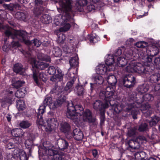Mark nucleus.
<instances>
[{
	"instance_id": "8fccbe9b",
	"label": "nucleus",
	"mask_w": 160,
	"mask_h": 160,
	"mask_svg": "<svg viewBox=\"0 0 160 160\" xmlns=\"http://www.w3.org/2000/svg\"><path fill=\"white\" fill-rule=\"evenodd\" d=\"M15 17L20 20H24L26 18V16L24 12H18L15 14Z\"/></svg>"
},
{
	"instance_id": "3c124183",
	"label": "nucleus",
	"mask_w": 160,
	"mask_h": 160,
	"mask_svg": "<svg viewBox=\"0 0 160 160\" xmlns=\"http://www.w3.org/2000/svg\"><path fill=\"white\" fill-rule=\"evenodd\" d=\"M100 126L101 128H102V127L104 124V122L105 121L106 119L105 117V112L103 111L101 112L100 113Z\"/></svg>"
},
{
	"instance_id": "bf43d9fd",
	"label": "nucleus",
	"mask_w": 160,
	"mask_h": 160,
	"mask_svg": "<svg viewBox=\"0 0 160 160\" xmlns=\"http://www.w3.org/2000/svg\"><path fill=\"white\" fill-rule=\"evenodd\" d=\"M30 43L28 45H32L33 44L34 46L39 47L41 44V42L37 39H34L30 41Z\"/></svg>"
},
{
	"instance_id": "69168bd1",
	"label": "nucleus",
	"mask_w": 160,
	"mask_h": 160,
	"mask_svg": "<svg viewBox=\"0 0 160 160\" xmlns=\"http://www.w3.org/2000/svg\"><path fill=\"white\" fill-rule=\"evenodd\" d=\"M154 63L156 68L160 69V56L156 57L154 58Z\"/></svg>"
},
{
	"instance_id": "e433bc0d",
	"label": "nucleus",
	"mask_w": 160,
	"mask_h": 160,
	"mask_svg": "<svg viewBox=\"0 0 160 160\" xmlns=\"http://www.w3.org/2000/svg\"><path fill=\"white\" fill-rule=\"evenodd\" d=\"M107 81L109 85L116 86L117 81L116 77L113 75L109 76L107 78Z\"/></svg>"
},
{
	"instance_id": "aec40b11",
	"label": "nucleus",
	"mask_w": 160,
	"mask_h": 160,
	"mask_svg": "<svg viewBox=\"0 0 160 160\" xmlns=\"http://www.w3.org/2000/svg\"><path fill=\"white\" fill-rule=\"evenodd\" d=\"M74 91L78 96L83 97L86 92L85 85H82L78 83L75 88Z\"/></svg>"
},
{
	"instance_id": "6e6d98bb",
	"label": "nucleus",
	"mask_w": 160,
	"mask_h": 160,
	"mask_svg": "<svg viewBox=\"0 0 160 160\" xmlns=\"http://www.w3.org/2000/svg\"><path fill=\"white\" fill-rule=\"evenodd\" d=\"M148 43L145 41H140L136 43L135 45L138 48H144L148 46Z\"/></svg>"
},
{
	"instance_id": "9b49d317",
	"label": "nucleus",
	"mask_w": 160,
	"mask_h": 160,
	"mask_svg": "<svg viewBox=\"0 0 160 160\" xmlns=\"http://www.w3.org/2000/svg\"><path fill=\"white\" fill-rule=\"evenodd\" d=\"M32 78L37 86L41 85L40 81L44 82L47 80V75L43 72H39V70L37 69L33 70L32 72Z\"/></svg>"
},
{
	"instance_id": "2f4dec72",
	"label": "nucleus",
	"mask_w": 160,
	"mask_h": 160,
	"mask_svg": "<svg viewBox=\"0 0 160 160\" xmlns=\"http://www.w3.org/2000/svg\"><path fill=\"white\" fill-rule=\"evenodd\" d=\"M88 2L87 0H79L77 1L75 4V7L77 11H79L81 7L87 5Z\"/></svg>"
},
{
	"instance_id": "72a5a7b5",
	"label": "nucleus",
	"mask_w": 160,
	"mask_h": 160,
	"mask_svg": "<svg viewBox=\"0 0 160 160\" xmlns=\"http://www.w3.org/2000/svg\"><path fill=\"white\" fill-rule=\"evenodd\" d=\"M148 78H149V82L152 83H155L160 80V74L156 73L152 74L150 76H149Z\"/></svg>"
},
{
	"instance_id": "7ed1b4c3",
	"label": "nucleus",
	"mask_w": 160,
	"mask_h": 160,
	"mask_svg": "<svg viewBox=\"0 0 160 160\" xmlns=\"http://www.w3.org/2000/svg\"><path fill=\"white\" fill-rule=\"evenodd\" d=\"M147 64L144 65L137 62H131L126 68V71L129 72H136L141 74L142 77L147 78L154 71V67H150Z\"/></svg>"
},
{
	"instance_id": "49530a36",
	"label": "nucleus",
	"mask_w": 160,
	"mask_h": 160,
	"mask_svg": "<svg viewBox=\"0 0 160 160\" xmlns=\"http://www.w3.org/2000/svg\"><path fill=\"white\" fill-rule=\"evenodd\" d=\"M94 84L98 85H101L104 82L103 78L99 75H97L94 78Z\"/></svg>"
},
{
	"instance_id": "f257e3e1",
	"label": "nucleus",
	"mask_w": 160,
	"mask_h": 160,
	"mask_svg": "<svg viewBox=\"0 0 160 160\" xmlns=\"http://www.w3.org/2000/svg\"><path fill=\"white\" fill-rule=\"evenodd\" d=\"M67 92L64 93V92H61L60 95L52 102L51 96L47 95L45 97L43 102V104L40 106L36 115L37 118L36 124L39 128L43 126L46 131L49 133L58 127L59 122L57 118H49L47 120L46 123H45L42 116L45 112L46 107L47 106L50 107L51 105L53 109L60 107L66 102L67 98Z\"/></svg>"
},
{
	"instance_id": "423d86ee",
	"label": "nucleus",
	"mask_w": 160,
	"mask_h": 160,
	"mask_svg": "<svg viewBox=\"0 0 160 160\" xmlns=\"http://www.w3.org/2000/svg\"><path fill=\"white\" fill-rule=\"evenodd\" d=\"M114 94L112 92L100 91L99 96L102 99H104L105 102L108 103L112 106V110L114 114L119 113L122 110V108L119 105L115 103V101L113 97Z\"/></svg>"
},
{
	"instance_id": "5701e85b",
	"label": "nucleus",
	"mask_w": 160,
	"mask_h": 160,
	"mask_svg": "<svg viewBox=\"0 0 160 160\" xmlns=\"http://www.w3.org/2000/svg\"><path fill=\"white\" fill-rule=\"evenodd\" d=\"M78 55L70 59L69 62L70 66V68L76 69V73L78 72V68L79 67V62L78 61Z\"/></svg>"
},
{
	"instance_id": "f704fd0d",
	"label": "nucleus",
	"mask_w": 160,
	"mask_h": 160,
	"mask_svg": "<svg viewBox=\"0 0 160 160\" xmlns=\"http://www.w3.org/2000/svg\"><path fill=\"white\" fill-rule=\"evenodd\" d=\"M127 60L124 57H120L117 58L116 65L119 67H123L125 66L128 62Z\"/></svg>"
},
{
	"instance_id": "ea45409f",
	"label": "nucleus",
	"mask_w": 160,
	"mask_h": 160,
	"mask_svg": "<svg viewBox=\"0 0 160 160\" xmlns=\"http://www.w3.org/2000/svg\"><path fill=\"white\" fill-rule=\"evenodd\" d=\"M13 40L10 44L8 45V48L11 50L16 49L20 46V44L18 40L15 41V40Z\"/></svg>"
},
{
	"instance_id": "2eb2a0df",
	"label": "nucleus",
	"mask_w": 160,
	"mask_h": 160,
	"mask_svg": "<svg viewBox=\"0 0 160 160\" xmlns=\"http://www.w3.org/2000/svg\"><path fill=\"white\" fill-rule=\"evenodd\" d=\"M93 108L96 111H99L100 113L101 112L104 111L105 112V109L108 108L109 105L108 103L105 102H102L101 101L98 100L95 101L93 105Z\"/></svg>"
},
{
	"instance_id": "bb28decb",
	"label": "nucleus",
	"mask_w": 160,
	"mask_h": 160,
	"mask_svg": "<svg viewBox=\"0 0 160 160\" xmlns=\"http://www.w3.org/2000/svg\"><path fill=\"white\" fill-rule=\"evenodd\" d=\"M135 158L137 160H146L148 158V155L143 151L136 152L134 154Z\"/></svg>"
},
{
	"instance_id": "864d4df0",
	"label": "nucleus",
	"mask_w": 160,
	"mask_h": 160,
	"mask_svg": "<svg viewBox=\"0 0 160 160\" xmlns=\"http://www.w3.org/2000/svg\"><path fill=\"white\" fill-rule=\"evenodd\" d=\"M137 133V129L135 128H131L128 130V135L129 137H134Z\"/></svg>"
},
{
	"instance_id": "680f3d73",
	"label": "nucleus",
	"mask_w": 160,
	"mask_h": 160,
	"mask_svg": "<svg viewBox=\"0 0 160 160\" xmlns=\"http://www.w3.org/2000/svg\"><path fill=\"white\" fill-rule=\"evenodd\" d=\"M24 102L21 100H18L17 103V106L18 110L20 111H22L25 108V105Z\"/></svg>"
},
{
	"instance_id": "393cba45",
	"label": "nucleus",
	"mask_w": 160,
	"mask_h": 160,
	"mask_svg": "<svg viewBox=\"0 0 160 160\" xmlns=\"http://www.w3.org/2000/svg\"><path fill=\"white\" fill-rule=\"evenodd\" d=\"M57 144L59 149L63 151L67 149L69 145L68 142L63 139H58L57 140Z\"/></svg>"
},
{
	"instance_id": "c03bdc74",
	"label": "nucleus",
	"mask_w": 160,
	"mask_h": 160,
	"mask_svg": "<svg viewBox=\"0 0 160 160\" xmlns=\"http://www.w3.org/2000/svg\"><path fill=\"white\" fill-rule=\"evenodd\" d=\"M159 120L160 118L159 117L154 115L151 117V119L149 122V124L151 127L155 126Z\"/></svg>"
},
{
	"instance_id": "a211bd4d",
	"label": "nucleus",
	"mask_w": 160,
	"mask_h": 160,
	"mask_svg": "<svg viewBox=\"0 0 160 160\" xmlns=\"http://www.w3.org/2000/svg\"><path fill=\"white\" fill-rule=\"evenodd\" d=\"M49 64L44 62L38 61L34 62V64L32 65V70L34 69H37L39 70H42L47 68L49 66Z\"/></svg>"
},
{
	"instance_id": "a19ab883",
	"label": "nucleus",
	"mask_w": 160,
	"mask_h": 160,
	"mask_svg": "<svg viewBox=\"0 0 160 160\" xmlns=\"http://www.w3.org/2000/svg\"><path fill=\"white\" fill-rule=\"evenodd\" d=\"M133 57V51L130 48L126 50L124 58L127 60H132Z\"/></svg>"
},
{
	"instance_id": "9d476101",
	"label": "nucleus",
	"mask_w": 160,
	"mask_h": 160,
	"mask_svg": "<svg viewBox=\"0 0 160 160\" xmlns=\"http://www.w3.org/2000/svg\"><path fill=\"white\" fill-rule=\"evenodd\" d=\"M121 82L124 87L130 88L133 87L136 83V78L131 74L123 75L121 78Z\"/></svg>"
},
{
	"instance_id": "c85d7f7f",
	"label": "nucleus",
	"mask_w": 160,
	"mask_h": 160,
	"mask_svg": "<svg viewBox=\"0 0 160 160\" xmlns=\"http://www.w3.org/2000/svg\"><path fill=\"white\" fill-rule=\"evenodd\" d=\"M151 93L155 96H160V82L154 84L152 87Z\"/></svg>"
},
{
	"instance_id": "338daca9",
	"label": "nucleus",
	"mask_w": 160,
	"mask_h": 160,
	"mask_svg": "<svg viewBox=\"0 0 160 160\" xmlns=\"http://www.w3.org/2000/svg\"><path fill=\"white\" fill-rule=\"evenodd\" d=\"M71 27V25L68 23H65L63 27L60 28V30L62 31H67L69 30Z\"/></svg>"
},
{
	"instance_id": "37998d69",
	"label": "nucleus",
	"mask_w": 160,
	"mask_h": 160,
	"mask_svg": "<svg viewBox=\"0 0 160 160\" xmlns=\"http://www.w3.org/2000/svg\"><path fill=\"white\" fill-rule=\"evenodd\" d=\"M138 130L140 132H143L148 129V124L144 122H142L139 126Z\"/></svg>"
},
{
	"instance_id": "774afa93",
	"label": "nucleus",
	"mask_w": 160,
	"mask_h": 160,
	"mask_svg": "<svg viewBox=\"0 0 160 160\" xmlns=\"http://www.w3.org/2000/svg\"><path fill=\"white\" fill-rule=\"evenodd\" d=\"M35 4L34 7H43V1L42 0H33Z\"/></svg>"
},
{
	"instance_id": "f3484780",
	"label": "nucleus",
	"mask_w": 160,
	"mask_h": 160,
	"mask_svg": "<svg viewBox=\"0 0 160 160\" xmlns=\"http://www.w3.org/2000/svg\"><path fill=\"white\" fill-rule=\"evenodd\" d=\"M59 129L61 132L65 134L67 138L68 135L70 134L72 130L70 124L66 122L61 123Z\"/></svg>"
},
{
	"instance_id": "20e7f679",
	"label": "nucleus",
	"mask_w": 160,
	"mask_h": 160,
	"mask_svg": "<svg viewBox=\"0 0 160 160\" xmlns=\"http://www.w3.org/2000/svg\"><path fill=\"white\" fill-rule=\"evenodd\" d=\"M67 107V117L71 119L76 121L78 116H82L83 113L84 108L80 104H74L72 101L68 102Z\"/></svg>"
},
{
	"instance_id": "79ce46f5",
	"label": "nucleus",
	"mask_w": 160,
	"mask_h": 160,
	"mask_svg": "<svg viewBox=\"0 0 160 160\" xmlns=\"http://www.w3.org/2000/svg\"><path fill=\"white\" fill-rule=\"evenodd\" d=\"M3 142L5 144V147L8 149H10L13 148H15L14 144L11 142V140L10 139H5L2 140Z\"/></svg>"
},
{
	"instance_id": "ddd939ff",
	"label": "nucleus",
	"mask_w": 160,
	"mask_h": 160,
	"mask_svg": "<svg viewBox=\"0 0 160 160\" xmlns=\"http://www.w3.org/2000/svg\"><path fill=\"white\" fill-rule=\"evenodd\" d=\"M3 93L4 95L1 99V102L3 104L8 103L12 104L15 99L14 94L13 91L10 90H4Z\"/></svg>"
},
{
	"instance_id": "c756f323",
	"label": "nucleus",
	"mask_w": 160,
	"mask_h": 160,
	"mask_svg": "<svg viewBox=\"0 0 160 160\" xmlns=\"http://www.w3.org/2000/svg\"><path fill=\"white\" fill-rule=\"evenodd\" d=\"M27 93L26 88L23 87L17 90L15 93V96L18 98H23Z\"/></svg>"
},
{
	"instance_id": "dca6fc26",
	"label": "nucleus",
	"mask_w": 160,
	"mask_h": 160,
	"mask_svg": "<svg viewBox=\"0 0 160 160\" xmlns=\"http://www.w3.org/2000/svg\"><path fill=\"white\" fill-rule=\"evenodd\" d=\"M126 144L127 149L132 152H136V151L140 147L139 144L137 142L135 138L128 141Z\"/></svg>"
},
{
	"instance_id": "052dcab7",
	"label": "nucleus",
	"mask_w": 160,
	"mask_h": 160,
	"mask_svg": "<svg viewBox=\"0 0 160 160\" xmlns=\"http://www.w3.org/2000/svg\"><path fill=\"white\" fill-rule=\"evenodd\" d=\"M56 71L55 68L53 66L49 67L48 69V72L50 75L52 76H54L55 75Z\"/></svg>"
},
{
	"instance_id": "09e8293b",
	"label": "nucleus",
	"mask_w": 160,
	"mask_h": 160,
	"mask_svg": "<svg viewBox=\"0 0 160 160\" xmlns=\"http://www.w3.org/2000/svg\"><path fill=\"white\" fill-rule=\"evenodd\" d=\"M25 83V82L23 81L15 80V81H14L12 85L15 88L18 89L24 85Z\"/></svg>"
},
{
	"instance_id": "e2e57ef3",
	"label": "nucleus",
	"mask_w": 160,
	"mask_h": 160,
	"mask_svg": "<svg viewBox=\"0 0 160 160\" xmlns=\"http://www.w3.org/2000/svg\"><path fill=\"white\" fill-rule=\"evenodd\" d=\"M20 160H28L26 153L24 151H22L19 154Z\"/></svg>"
},
{
	"instance_id": "f03ea898",
	"label": "nucleus",
	"mask_w": 160,
	"mask_h": 160,
	"mask_svg": "<svg viewBox=\"0 0 160 160\" xmlns=\"http://www.w3.org/2000/svg\"><path fill=\"white\" fill-rule=\"evenodd\" d=\"M154 99L152 95L150 94L140 95L136 94L135 98L133 96L128 97L125 98L122 104L126 107L125 108L126 112L131 111L133 118H137V115L138 113L139 108H140L144 101L150 102Z\"/></svg>"
},
{
	"instance_id": "603ef678",
	"label": "nucleus",
	"mask_w": 160,
	"mask_h": 160,
	"mask_svg": "<svg viewBox=\"0 0 160 160\" xmlns=\"http://www.w3.org/2000/svg\"><path fill=\"white\" fill-rule=\"evenodd\" d=\"M31 124L28 121H22L19 124L20 126L22 128L26 129L29 128Z\"/></svg>"
},
{
	"instance_id": "0eeeda50",
	"label": "nucleus",
	"mask_w": 160,
	"mask_h": 160,
	"mask_svg": "<svg viewBox=\"0 0 160 160\" xmlns=\"http://www.w3.org/2000/svg\"><path fill=\"white\" fill-rule=\"evenodd\" d=\"M52 2L56 3L59 2L60 6L65 11L66 13L63 17V19L64 22H67L71 21L72 18L70 14L68 13L69 12H72V8L73 5V1L72 0H50Z\"/></svg>"
},
{
	"instance_id": "b1692460",
	"label": "nucleus",
	"mask_w": 160,
	"mask_h": 160,
	"mask_svg": "<svg viewBox=\"0 0 160 160\" xmlns=\"http://www.w3.org/2000/svg\"><path fill=\"white\" fill-rule=\"evenodd\" d=\"M57 73L54 76H52L50 80L53 82H60L62 80L63 74L62 73L61 70L58 67L57 68Z\"/></svg>"
},
{
	"instance_id": "6e6552de",
	"label": "nucleus",
	"mask_w": 160,
	"mask_h": 160,
	"mask_svg": "<svg viewBox=\"0 0 160 160\" xmlns=\"http://www.w3.org/2000/svg\"><path fill=\"white\" fill-rule=\"evenodd\" d=\"M44 147L46 149L48 155L49 156L54 157L55 160H62L65 157V153L64 152H59L57 148L54 147L49 141H46L43 144Z\"/></svg>"
},
{
	"instance_id": "cd10ccee",
	"label": "nucleus",
	"mask_w": 160,
	"mask_h": 160,
	"mask_svg": "<svg viewBox=\"0 0 160 160\" xmlns=\"http://www.w3.org/2000/svg\"><path fill=\"white\" fill-rule=\"evenodd\" d=\"M13 71L21 75H23L24 73L23 66L20 63H18L15 64L13 68Z\"/></svg>"
},
{
	"instance_id": "a878e982",
	"label": "nucleus",
	"mask_w": 160,
	"mask_h": 160,
	"mask_svg": "<svg viewBox=\"0 0 160 160\" xmlns=\"http://www.w3.org/2000/svg\"><path fill=\"white\" fill-rule=\"evenodd\" d=\"M115 62L114 57L113 55H109L106 58L105 63L107 66L109 68H112L113 70H114V67L113 65Z\"/></svg>"
},
{
	"instance_id": "4468645a",
	"label": "nucleus",
	"mask_w": 160,
	"mask_h": 160,
	"mask_svg": "<svg viewBox=\"0 0 160 160\" xmlns=\"http://www.w3.org/2000/svg\"><path fill=\"white\" fill-rule=\"evenodd\" d=\"M68 139H71L73 138L77 141L81 140L83 137V134L82 132L79 128H76L72 131L70 134L68 135Z\"/></svg>"
},
{
	"instance_id": "4c0bfd02",
	"label": "nucleus",
	"mask_w": 160,
	"mask_h": 160,
	"mask_svg": "<svg viewBox=\"0 0 160 160\" xmlns=\"http://www.w3.org/2000/svg\"><path fill=\"white\" fill-rule=\"evenodd\" d=\"M75 81V79L74 78L70 80V81L67 83L64 89H63V92H64V93L67 92V95L68 94V90L72 87Z\"/></svg>"
},
{
	"instance_id": "f8f14e48",
	"label": "nucleus",
	"mask_w": 160,
	"mask_h": 160,
	"mask_svg": "<svg viewBox=\"0 0 160 160\" xmlns=\"http://www.w3.org/2000/svg\"><path fill=\"white\" fill-rule=\"evenodd\" d=\"M11 133L13 137V140L15 143L18 144H21L22 142L23 139L22 136L23 132L21 128H15L11 131Z\"/></svg>"
},
{
	"instance_id": "473e14b6",
	"label": "nucleus",
	"mask_w": 160,
	"mask_h": 160,
	"mask_svg": "<svg viewBox=\"0 0 160 160\" xmlns=\"http://www.w3.org/2000/svg\"><path fill=\"white\" fill-rule=\"evenodd\" d=\"M29 136L30 137L25 140L24 143L26 148L28 149L30 152L32 146L33 144V139L31 134L29 135Z\"/></svg>"
},
{
	"instance_id": "0e129e2a",
	"label": "nucleus",
	"mask_w": 160,
	"mask_h": 160,
	"mask_svg": "<svg viewBox=\"0 0 160 160\" xmlns=\"http://www.w3.org/2000/svg\"><path fill=\"white\" fill-rule=\"evenodd\" d=\"M62 48L63 51L65 54H70L73 52V50L70 49L66 45H65Z\"/></svg>"
},
{
	"instance_id": "6ab92c4d",
	"label": "nucleus",
	"mask_w": 160,
	"mask_h": 160,
	"mask_svg": "<svg viewBox=\"0 0 160 160\" xmlns=\"http://www.w3.org/2000/svg\"><path fill=\"white\" fill-rule=\"evenodd\" d=\"M149 86L148 84L146 83L142 84L138 86L137 88L138 93H135L133 95H132L129 97H133L135 98L136 94L143 95L144 93L147 92L149 89Z\"/></svg>"
},
{
	"instance_id": "13d9d810",
	"label": "nucleus",
	"mask_w": 160,
	"mask_h": 160,
	"mask_svg": "<svg viewBox=\"0 0 160 160\" xmlns=\"http://www.w3.org/2000/svg\"><path fill=\"white\" fill-rule=\"evenodd\" d=\"M53 53L56 57H59L62 54L61 49L58 47L55 48L53 50Z\"/></svg>"
},
{
	"instance_id": "a18cd8bd",
	"label": "nucleus",
	"mask_w": 160,
	"mask_h": 160,
	"mask_svg": "<svg viewBox=\"0 0 160 160\" xmlns=\"http://www.w3.org/2000/svg\"><path fill=\"white\" fill-rule=\"evenodd\" d=\"M62 91L63 89H61L60 87L56 86L51 90L50 93L51 94H55L58 96L60 95L61 92Z\"/></svg>"
},
{
	"instance_id": "58836bf2",
	"label": "nucleus",
	"mask_w": 160,
	"mask_h": 160,
	"mask_svg": "<svg viewBox=\"0 0 160 160\" xmlns=\"http://www.w3.org/2000/svg\"><path fill=\"white\" fill-rule=\"evenodd\" d=\"M51 20V17L48 14H44L40 18V20L43 23L48 24L50 22Z\"/></svg>"
},
{
	"instance_id": "4d7b16f0",
	"label": "nucleus",
	"mask_w": 160,
	"mask_h": 160,
	"mask_svg": "<svg viewBox=\"0 0 160 160\" xmlns=\"http://www.w3.org/2000/svg\"><path fill=\"white\" fill-rule=\"evenodd\" d=\"M137 142H138L140 146V144L144 142L145 141H147V139L146 137L143 136H139L137 137L136 138Z\"/></svg>"
},
{
	"instance_id": "1a4fd4ad",
	"label": "nucleus",
	"mask_w": 160,
	"mask_h": 160,
	"mask_svg": "<svg viewBox=\"0 0 160 160\" xmlns=\"http://www.w3.org/2000/svg\"><path fill=\"white\" fill-rule=\"evenodd\" d=\"M159 52L158 48L155 45H152L150 49L147 50L146 53H143L142 59L147 63L151 62L152 61V58L157 55Z\"/></svg>"
},
{
	"instance_id": "7c9ffc66",
	"label": "nucleus",
	"mask_w": 160,
	"mask_h": 160,
	"mask_svg": "<svg viewBox=\"0 0 160 160\" xmlns=\"http://www.w3.org/2000/svg\"><path fill=\"white\" fill-rule=\"evenodd\" d=\"M88 39L91 43L94 44L99 40V37L96 34H92L88 35L87 38H85V41H86Z\"/></svg>"
},
{
	"instance_id": "c9c22d12",
	"label": "nucleus",
	"mask_w": 160,
	"mask_h": 160,
	"mask_svg": "<svg viewBox=\"0 0 160 160\" xmlns=\"http://www.w3.org/2000/svg\"><path fill=\"white\" fill-rule=\"evenodd\" d=\"M44 8L43 7H34L33 12L35 17H38L42 14Z\"/></svg>"
},
{
	"instance_id": "39448f33",
	"label": "nucleus",
	"mask_w": 160,
	"mask_h": 160,
	"mask_svg": "<svg viewBox=\"0 0 160 160\" xmlns=\"http://www.w3.org/2000/svg\"><path fill=\"white\" fill-rule=\"evenodd\" d=\"M4 34L6 36L10 37L13 40L17 39L26 45H28L30 43L28 33L23 30H16L13 32L9 29H7L5 31Z\"/></svg>"
},
{
	"instance_id": "4be33fe9",
	"label": "nucleus",
	"mask_w": 160,
	"mask_h": 160,
	"mask_svg": "<svg viewBox=\"0 0 160 160\" xmlns=\"http://www.w3.org/2000/svg\"><path fill=\"white\" fill-rule=\"evenodd\" d=\"M113 71V68H109L107 66L106 67L104 64H101L97 67L96 69L97 73L98 75H104L106 73L107 71Z\"/></svg>"
},
{
	"instance_id": "5fc2aeb1",
	"label": "nucleus",
	"mask_w": 160,
	"mask_h": 160,
	"mask_svg": "<svg viewBox=\"0 0 160 160\" xmlns=\"http://www.w3.org/2000/svg\"><path fill=\"white\" fill-rule=\"evenodd\" d=\"M116 90V86L109 85L107 87L106 89L103 91H101L110 92H112L114 94Z\"/></svg>"
},
{
	"instance_id": "de8ad7c7",
	"label": "nucleus",
	"mask_w": 160,
	"mask_h": 160,
	"mask_svg": "<svg viewBox=\"0 0 160 160\" xmlns=\"http://www.w3.org/2000/svg\"><path fill=\"white\" fill-rule=\"evenodd\" d=\"M74 69H75L70 68L68 69L67 75L68 77L70 78V80L74 78L75 79V80H76V78L75 77V76L78 73V72L77 73H76V71L75 72H73V70H74Z\"/></svg>"
},
{
	"instance_id": "412c9836",
	"label": "nucleus",
	"mask_w": 160,
	"mask_h": 160,
	"mask_svg": "<svg viewBox=\"0 0 160 160\" xmlns=\"http://www.w3.org/2000/svg\"><path fill=\"white\" fill-rule=\"evenodd\" d=\"M82 116L84 121H88L89 122H94L95 119L92 118V112L89 109H87L84 112Z\"/></svg>"
}]
</instances>
